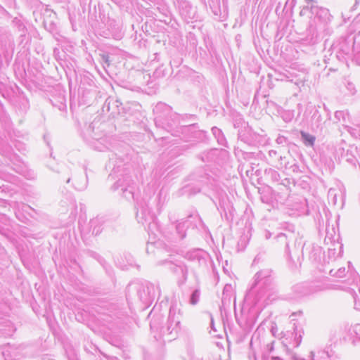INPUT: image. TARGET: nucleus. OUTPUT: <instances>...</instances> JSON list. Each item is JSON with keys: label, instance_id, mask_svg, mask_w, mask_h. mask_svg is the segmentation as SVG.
I'll return each mask as SVG.
<instances>
[{"label": "nucleus", "instance_id": "nucleus-39", "mask_svg": "<svg viewBox=\"0 0 360 360\" xmlns=\"http://www.w3.org/2000/svg\"><path fill=\"white\" fill-rule=\"evenodd\" d=\"M349 117V113L344 110H338L335 112V119L337 121L342 120L344 122H346L347 117Z\"/></svg>", "mask_w": 360, "mask_h": 360}, {"label": "nucleus", "instance_id": "nucleus-42", "mask_svg": "<svg viewBox=\"0 0 360 360\" xmlns=\"http://www.w3.org/2000/svg\"><path fill=\"white\" fill-rule=\"evenodd\" d=\"M288 172H292L295 174L301 172L300 165L295 159L292 160V164L288 167Z\"/></svg>", "mask_w": 360, "mask_h": 360}, {"label": "nucleus", "instance_id": "nucleus-45", "mask_svg": "<svg viewBox=\"0 0 360 360\" xmlns=\"http://www.w3.org/2000/svg\"><path fill=\"white\" fill-rule=\"evenodd\" d=\"M155 245L156 243H148L146 246V252L148 254H159L161 252V250L160 249H155Z\"/></svg>", "mask_w": 360, "mask_h": 360}, {"label": "nucleus", "instance_id": "nucleus-59", "mask_svg": "<svg viewBox=\"0 0 360 360\" xmlns=\"http://www.w3.org/2000/svg\"><path fill=\"white\" fill-rule=\"evenodd\" d=\"M210 328L212 330H214V332L217 331L215 327H214V319L211 316V321H210Z\"/></svg>", "mask_w": 360, "mask_h": 360}, {"label": "nucleus", "instance_id": "nucleus-18", "mask_svg": "<svg viewBox=\"0 0 360 360\" xmlns=\"http://www.w3.org/2000/svg\"><path fill=\"white\" fill-rule=\"evenodd\" d=\"M304 252L307 253L309 259L314 263L319 262L323 254L322 248L315 244L309 245L304 244L302 247L301 253L304 254Z\"/></svg>", "mask_w": 360, "mask_h": 360}, {"label": "nucleus", "instance_id": "nucleus-1", "mask_svg": "<svg viewBox=\"0 0 360 360\" xmlns=\"http://www.w3.org/2000/svg\"><path fill=\"white\" fill-rule=\"evenodd\" d=\"M155 124L160 128L178 136L186 142L201 140L204 131L199 129L197 123L180 125L181 115L174 112L172 108L165 103L160 102L153 108Z\"/></svg>", "mask_w": 360, "mask_h": 360}, {"label": "nucleus", "instance_id": "nucleus-63", "mask_svg": "<svg viewBox=\"0 0 360 360\" xmlns=\"http://www.w3.org/2000/svg\"><path fill=\"white\" fill-rule=\"evenodd\" d=\"M331 237H332V234L330 233L329 231H327L326 236V238H325V241L326 240H330L332 239Z\"/></svg>", "mask_w": 360, "mask_h": 360}, {"label": "nucleus", "instance_id": "nucleus-14", "mask_svg": "<svg viewBox=\"0 0 360 360\" xmlns=\"http://www.w3.org/2000/svg\"><path fill=\"white\" fill-rule=\"evenodd\" d=\"M176 6L179 15L186 23L196 20L198 18L197 8L186 0H176Z\"/></svg>", "mask_w": 360, "mask_h": 360}, {"label": "nucleus", "instance_id": "nucleus-46", "mask_svg": "<svg viewBox=\"0 0 360 360\" xmlns=\"http://www.w3.org/2000/svg\"><path fill=\"white\" fill-rule=\"evenodd\" d=\"M302 333H303V331L302 330L295 331V335L294 338V347H297L300 346V345L301 344L302 339Z\"/></svg>", "mask_w": 360, "mask_h": 360}, {"label": "nucleus", "instance_id": "nucleus-60", "mask_svg": "<svg viewBox=\"0 0 360 360\" xmlns=\"http://www.w3.org/2000/svg\"><path fill=\"white\" fill-rule=\"evenodd\" d=\"M264 237L266 239H269L271 237V233L269 231H265L264 232Z\"/></svg>", "mask_w": 360, "mask_h": 360}, {"label": "nucleus", "instance_id": "nucleus-26", "mask_svg": "<svg viewBox=\"0 0 360 360\" xmlns=\"http://www.w3.org/2000/svg\"><path fill=\"white\" fill-rule=\"evenodd\" d=\"M72 179V186L76 190L82 191L86 188L88 178L85 173L82 174L80 176H75Z\"/></svg>", "mask_w": 360, "mask_h": 360}, {"label": "nucleus", "instance_id": "nucleus-13", "mask_svg": "<svg viewBox=\"0 0 360 360\" xmlns=\"http://www.w3.org/2000/svg\"><path fill=\"white\" fill-rule=\"evenodd\" d=\"M190 225L193 226V228L199 229L204 226V223L198 214H191L188 216L186 219L176 221L175 229L179 239L181 240L186 237V229H188Z\"/></svg>", "mask_w": 360, "mask_h": 360}, {"label": "nucleus", "instance_id": "nucleus-38", "mask_svg": "<svg viewBox=\"0 0 360 360\" xmlns=\"http://www.w3.org/2000/svg\"><path fill=\"white\" fill-rule=\"evenodd\" d=\"M200 294V290L198 289H195L192 292L189 298V302L191 304L195 305L198 302Z\"/></svg>", "mask_w": 360, "mask_h": 360}, {"label": "nucleus", "instance_id": "nucleus-64", "mask_svg": "<svg viewBox=\"0 0 360 360\" xmlns=\"http://www.w3.org/2000/svg\"><path fill=\"white\" fill-rule=\"evenodd\" d=\"M355 60L356 62V63L360 65V56H356L355 57Z\"/></svg>", "mask_w": 360, "mask_h": 360}, {"label": "nucleus", "instance_id": "nucleus-28", "mask_svg": "<svg viewBox=\"0 0 360 360\" xmlns=\"http://www.w3.org/2000/svg\"><path fill=\"white\" fill-rule=\"evenodd\" d=\"M13 169L27 179L33 180L36 178L35 172L33 170L27 168L24 164L15 165V167H14Z\"/></svg>", "mask_w": 360, "mask_h": 360}, {"label": "nucleus", "instance_id": "nucleus-51", "mask_svg": "<svg viewBox=\"0 0 360 360\" xmlns=\"http://www.w3.org/2000/svg\"><path fill=\"white\" fill-rule=\"evenodd\" d=\"M100 57H101V61L103 64L106 65L107 66L110 65V60H109L110 57L108 53L100 54Z\"/></svg>", "mask_w": 360, "mask_h": 360}, {"label": "nucleus", "instance_id": "nucleus-36", "mask_svg": "<svg viewBox=\"0 0 360 360\" xmlns=\"http://www.w3.org/2000/svg\"><path fill=\"white\" fill-rule=\"evenodd\" d=\"M168 70L164 65H160L153 72V77L155 78L164 77L167 75Z\"/></svg>", "mask_w": 360, "mask_h": 360}, {"label": "nucleus", "instance_id": "nucleus-6", "mask_svg": "<svg viewBox=\"0 0 360 360\" xmlns=\"http://www.w3.org/2000/svg\"><path fill=\"white\" fill-rule=\"evenodd\" d=\"M273 272L269 269L258 271L254 276V282L247 293V297H254V302L257 304L263 299H269V296L275 290Z\"/></svg>", "mask_w": 360, "mask_h": 360}, {"label": "nucleus", "instance_id": "nucleus-43", "mask_svg": "<svg viewBox=\"0 0 360 360\" xmlns=\"http://www.w3.org/2000/svg\"><path fill=\"white\" fill-rule=\"evenodd\" d=\"M61 172L65 176H63V175L61 176L60 179L62 181H65L67 184H69L72 180V177L70 176V169L67 167H63L62 168Z\"/></svg>", "mask_w": 360, "mask_h": 360}, {"label": "nucleus", "instance_id": "nucleus-7", "mask_svg": "<svg viewBox=\"0 0 360 360\" xmlns=\"http://www.w3.org/2000/svg\"><path fill=\"white\" fill-rule=\"evenodd\" d=\"M274 240L285 248V252L288 260L292 262V268L297 269L300 266V242L297 247V236L294 232L279 233L274 237Z\"/></svg>", "mask_w": 360, "mask_h": 360}, {"label": "nucleus", "instance_id": "nucleus-11", "mask_svg": "<svg viewBox=\"0 0 360 360\" xmlns=\"http://www.w3.org/2000/svg\"><path fill=\"white\" fill-rule=\"evenodd\" d=\"M146 15L175 28L176 22L172 19L168 7L163 4H156L153 7L146 8Z\"/></svg>", "mask_w": 360, "mask_h": 360}, {"label": "nucleus", "instance_id": "nucleus-22", "mask_svg": "<svg viewBox=\"0 0 360 360\" xmlns=\"http://www.w3.org/2000/svg\"><path fill=\"white\" fill-rule=\"evenodd\" d=\"M333 246H337V248H328V256L330 259L335 260L337 258L342 257L343 253V245L339 242V236L337 240H333Z\"/></svg>", "mask_w": 360, "mask_h": 360}, {"label": "nucleus", "instance_id": "nucleus-61", "mask_svg": "<svg viewBox=\"0 0 360 360\" xmlns=\"http://www.w3.org/2000/svg\"><path fill=\"white\" fill-rule=\"evenodd\" d=\"M8 12L6 11V10L0 5V14H2V15H4V14H7Z\"/></svg>", "mask_w": 360, "mask_h": 360}, {"label": "nucleus", "instance_id": "nucleus-54", "mask_svg": "<svg viewBox=\"0 0 360 360\" xmlns=\"http://www.w3.org/2000/svg\"><path fill=\"white\" fill-rule=\"evenodd\" d=\"M246 239H247V236H241L240 240L238 241V245L239 246H243L245 247V245H246Z\"/></svg>", "mask_w": 360, "mask_h": 360}, {"label": "nucleus", "instance_id": "nucleus-21", "mask_svg": "<svg viewBox=\"0 0 360 360\" xmlns=\"http://www.w3.org/2000/svg\"><path fill=\"white\" fill-rule=\"evenodd\" d=\"M122 105V103L118 100L108 98L103 104V111L109 112L110 115L114 117L121 112V110L123 109Z\"/></svg>", "mask_w": 360, "mask_h": 360}, {"label": "nucleus", "instance_id": "nucleus-47", "mask_svg": "<svg viewBox=\"0 0 360 360\" xmlns=\"http://www.w3.org/2000/svg\"><path fill=\"white\" fill-rule=\"evenodd\" d=\"M343 157L345 158V160L352 165H356V158L352 153H349L348 150L346 152Z\"/></svg>", "mask_w": 360, "mask_h": 360}, {"label": "nucleus", "instance_id": "nucleus-15", "mask_svg": "<svg viewBox=\"0 0 360 360\" xmlns=\"http://www.w3.org/2000/svg\"><path fill=\"white\" fill-rule=\"evenodd\" d=\"M95 122L90 124L88 128L84 132V139L85 141L94 150L103 151L105 146L103 143L101 135L94 132Z\"/></svg>", "mask_w": 360, "mask_h": 360}, {"label": "nucleus", "instance_id": "nucleus-23", "mask_svg": "<svg viewBox=\"0 0 360 360\" xmlns=\"http://www.w3.org/2000/svg\"><path fill=\"white\" fill-rule=\"evenodd\" d=\"M15 330V327L9 320H3L0 322V337H10Z\"/></svg>", "mask_w": 360, "mask_h": 360}, {"label": "nucleus", "instance_id": "nucleus-5", "mask_svg": "<svg viewBox=\"0 0 360 360\" xmlns=\"http://www.w3.org/2000/svg\"><path fill=\"white\" fill-rule=\"evenodd\" d=\"M181 319L180 309L176 304L173 303L169 307L166 322L160 326V317L157 316L155 318L153 316L150 321V327L152 330L160 329V333L163 337L164 341L170 342L176 339L181 330Z\"/></svg>", "mask_w": 360, "mask_h": 360}, {"label": "nucleus", "instance_id": "nucleus-58", "mask_svg": "<svg viewBox=\"0 0 360 360\" xmlns=\"http://www.w3.org/2000/svg\"><path fill=\"white\" fill-rule=\"evenodd\" d=\"M185 117L186 119H188V120H191V121H194V120H196V116L195 115H186Z\"/></svg>", "mask_w": 360, "mask_h": 360}, {"label": "nucleus", "instance_id": "nucleus-32", "mask_svg": "<svg viewBox=\"0 0 360 360\" xmlns=\"http://www.w3.org/2000/svg\"><path fill=\"white\" fill-rule=\"evenodd\" d=\"M301 140L307 147H313L315 143L316 137L308 132L300 131Z\"/></svg>", "mask_w": 360, "mask_h": 360}, {"label": "nucleus", "instance_id": "nucleus-52", "mask_svg": "<svg viewBox=\"0 0 360 360\" xmlns=\"http://www.w3.org/2000/svg\"><path fill=\"white\" fill-rule=\"evenodd\" d=\"M336 277L338 278H342L345 275V267H340L335 272Z\"/></svg>", "mask_w": 360, "mask_h": 360}, {"label": "nucleus", "instance_id": "nucleus-56", "mask_svg": "<svg viewBox=\"0 0 360 360\" xmlns=\"http://www.w3.org/2000/svg\"><path fill=\"white\" fill-rule=\"evenodd\" d=\"M242 122H243V119L241 117L236 120L235 122H234V127L235 128L239 127L240 124H242Z\"/></svg>", "mask_w": 360, "mask_h": 360}, {"label": "nucleus", "instance_id": "nucleus-62", "mask_svg": "<svg viewBox=\"0 0 360 360\" xmlns=\"http://www.w3.org/2000/svg\"><path fill=\"white\" fill-rule=\"evenodd\" d=\"M287 162L288 164H286V166L283 167V169H285L288 172V167L290 166V165L292 164V160H288Z\"/></svg>", "mask_w": 360, "mask_h": 360}, {"label": "nucleus", "instance_id": "nucleus-9", "mask_svg": "<svg viewBox=\"0 0 360 360\" xmlns=\"http://www.w3.org/2000/svg\"><path fill=\"white\" fill-rule=\"evenodd\" d=\"M308 13H310V20L309 22L310 32L324 30L331 21L332 15L326 8L312 6L311 10Z\"/></svg>", "mask_w": 360, "mask_h": 360}, {"label": "nucleus", "instance_id": "nucleus-35", "mask_svg": "<svg viewBox=\"0 0 360 360\" xmlns=\"http://www.w3.org/2000/svg\"><path fill=\"white\" fill-rule=\"evenodd\" d=\"M307 5L304 6L301 10L300 14V15H304L308 13L309 11L311 10L312 6H318V2L316 0H305Z\"/></svg>", "mask_w": 360, "mask_h": 360}, {"label": "nucleus", "instance_id": "nucleus-8", "mask_svg": "<svg viewBox=\"0 0 360 360\" xmlns=\"http://www.w3.org/2000/svg\"><path fill=\"white\" fill-rule=\"evenodd\" d=\"M127 299L131 291H136L139 300L146 307L151 305L157 294H159L158 290L155 286L148 281H144L141 283H129L127 288Z\"/></svg>", "mask_w": 360, "mask_h": 360}, {"label": "nucleus", "instance_id": "nucleus-53", "mask_svg": "<svg viewBox=\"0 0 360 360\" xmlns=\"http://www.w3.org/2000/svg\"><path fill=\"white\" fill-rule=\"evenodd\" d=\"M291 183V179L289 178H285L284 179L281 180V182L280 184L283 185L285 187H288Z\"/></svg>", "mask_w": 360, "mask_h": 360}, {"label": "nucleus", "instance_id": "nucleus-27", "mask_svg": "<svg viewBox=\"0 0 360 360\" xmlns=\"http://www.w3.org/2000/svg\"><path fill=\"white\" fill-rule=\"evenodd\" d=\"M292 210H296L299 215L308 214L307 200L302 197L296 198Z\"/></svg>", "mask_w": 360, "mask_h": 360}, {"label": "nucleus", "instance_id": "nucleus-30", "mask_svg": "<svg viewBox=\"0 0 360 360\" xmlns=\"http://www.w3.org/2000/svg\"><path fill=\"white\" fill-rule=\"evenodd\" d=\"M233 206L231 205V203L229 201H226L225 200H220L219 202V206L217 207V210L221 212V214L222 215L223 213L224 214V216L227 220H229V214L232 217V210Z\"/></svg>", "mask_w": 360, "mask_h": 360}, {"label": "nucleus", "instance_id": "nucleus-57", "mask_svg": "<svg viewBox=\"0 0 360 360\" xmlns=\"http://www.w3.org/2000/svg\"><path fill=\"white\" fill-rule=\"evenodd\" d=\"M208 176L207 174L201 177V180L200 181L202 184H207L208 181Z\"/></svg>", "mask_w": 360, "mask_h": 360}, {"label": "nucleus", "instance_id": "nucleus-50", "mask_svg": "<svg viewBox=\"0 0 360 360\" xmlns=\"http://www.w3.org/2000/svg\"><path fill=\"white\" fill-rule=\"evenodd\" d=\"M276 142L277 144L278 145H285V144H287L288 142V139L287 137L284 136H282V135H279L276 139Z\"/></svg>", "mask_w": 360, "mask_h": 360}, {"label": "nucleus", "instance_id": "nucleus-33", "mask_svg": "<svg viewBox=\"0 0 360 360\" xmlns=\"http://www.w3.org/2000/svg\"><path fill=\"white\" fill-rule=\"evenodd\" d=\"M217 149H211L207 151L203 152L202 154L199 155V158L203 162H210L214 160L215 158L217 155Z\"/></svg>", "mask_w": 360, "mask_h": 360}, {"label": "nucleus", "instance_id": "nucleus-24", "mask_svg": "<svg viewBox=\"0 0 360 360\" xmlns=\"http://www.w3.org/2000/svg\"><path fill=\"white\" fill-rule=\"evenodd\" d=\"M311 126L315 131H321L323 129V124L326 122L323 121L322 116L316 108H314L313 115L311 119Z\"/></svg>", "mask_w": 360, "mask_h": 360}, {"label": "nucleus", "instance_id": "nucleus-37", "mask_svg": "<svg viewBox=\"0 0 360 360\" xmlns=\"http://www.w3.org/2000/svg\"><path fill=\"white\" fill-rule=\"evenodd\" d=\"M287 158L285 156L280 155L279 158H277L276 162H273V167H276L278 169H283V167L286 166Z\"/></svg>", "mask_w": 360, "mask_h": 360}, {"label": "nucleus", "instance_id": "nucleus-17", "mask_svg": "<svg viewBox=\"0 0 360 360\" xmlns=\"http://www.w3.org/2000/svg\"><path fill=\"white\" fill-rule=\"evenodd\" d=\"M25 349L23 345L7 344L1 347V354L5 360H15L23 356V350Z\"/></svg>", "mask_w": 360, "mask_h": 360}, {"label": "nucleus", "instance_id": "nucleus-49", "mask_svg": "<svg viewBox=\"0 0 360 360\" xmlns=\"http://www.w3.org/2000/svg\"><path fill=\"white\" fill-rule=\"evenodd\" d=\"M13 23L15 24L18 27L19 31L22 32H25V27L23 25V23L20 21V20L15 18L13 19Z\"/></svg>", "mask_w": 360, "mask_h": 360}, {"label": "nucleus", "instance_id": "nucleus-19", "mask_svg": "<svg viewBox=\"0 0 360 360\" xmlns=\"http://www.w3.org/2000/svg\"><path fill=\"white\" fill-rule=\"evenodd\" d=\"M332 351L328 347L323 349L317 351H311L310 352L309 358L311 360H330L332 356ZM291 360H306L301 358L299 355L295 353L290 354Z\"/></svg>", "mask_w": 360, "mask_h": 360}, {"label": "nucleus", "instance_id": "nucleus-4", "mask_svg": "<svg viewBox=\"0 0 360 360\" xmlns=\"http://www.w3.org/2000/svg\"><path fill=\"white\" fill-rule=\"evenodd\" d=\"M262 134L254 131L249 127L248 124L241 127L238 132V145L234 147V154L239 161L249 160L254 158V153L245 151L240 146V143H243L249 146H263L266 143L267 139L264 131Z\"/></svg>", "mask_w": 360, "mask_h": 360}, {"label": "nucleus", "instance_id": "nucleus-20", "mask_svg": "<svg viewBox=\"0 0 360 360\" xmlns=\"http://www.w3.org/2000/svg\"><path fill=\"white\" fill-rule=\"evenodd\" d=\"M43 24L44 28L51 33L57 32L56 13L49 8H46L43 12Z\"/></svg>", "mask_w": 360, "mask_h": 360}, {"label": "nucleus", "instance_id": "nucleus-55", "mask_svg": "<svg viewBox=\"0 0 360 360\" xmlns=\"http://www.w3.org/2000/svg\"><path fill=\"white\" fill-rule=\"evenodd\" d=\"M293 117V112H290L288 113L286 117H284L283 120L285 121V122H289L292 120V118Z\"/></svg>", "mask_w": 360, "mask_h": 360}, {"label": "nucleus", "instance_id": "nucleus-10", "mask_svg": "<svg viewBox=\"0 0 360 360\" xmlns=\"http://www.w3.org/2000/svg\"><path fill=\"white\" fill-rule=\"evenodd\" d=\"M13 52L14 43L11 34L0 31V69L8 66Z\"/></svg>", "mask_w": 360, "mask_h": 360}, {"label": "nucleus", "instance_id": "nucleus-29", "mask_svg": "<svg viewBox=\"0 0 360 360\" xmlns=\"http://www.w3.org/2000/svg\"><path fill=\"white\" fill-rule=\"evenodd\" d=\"M203 255H204V252L201 250L196 249V250H193L186 252L185 257L188 260H190L192 262H197L199 264H200L201 262H205V259Z\"/></svg>", "mask_w": 360, "mask_h": 360}, {"label": "nucleus", "instance_id": "nucleus-12", "mask_svg": "<svg viewBox=\"0 0 360 360\" xmlns=\"http://www.w3.org/2000/svg\"><path fill=\"white\" fill-rule=\"evenodd\" d=\"M158 265L163 266L176 276L179 285L185 283L188 277V269L185 264L180 260L165 259L158 262Z\"/></svg>", "mask_w": 360, "mask_h": 360}, {"label": "nucleus", "instance_id": "nucleus-16", "mask_svg": "<svg viewBox=\"0 0 360 360\" xmlns=\"http://www.w3.org/2000/svg\"><path fill=\"white\" fill-rule=\"evenodd\" d=\"M321 286L306 283H297L292 287L293 299H300L321 290Z\"/></svg>", "mask_w": 360, "mask_h": 360}, {"label": "nucleus", "instance_id": "nucleus-2", "mask_svg": "<svg viewBox=\"0 0 360 360\" xmlns=\"http://www.w3.org/2000/svg\"><path fill=\"white\" fill-rule=\"evenodd\" d=\"M105 169L110 172L108 181H113L110 190L117 192L127 200H135L137 186L132 177L130 165L124 162L122 158H117V154L112 153Z\"/></svg>", "mask_w": 360, "mask_h": 360}, {"label": "nucleus", "instance_id": "nucleus-3", "mask_svg": "<svg viewBox=\"0 0 360 360\" xmlns=\"http://www.w3.org/2000/svg\"><path fill=\"white\" fill-rule=\"evenodd\" d=\"M155 207L158 212L161 209V193L155 195V190L147 186L143 191L141 199H136V218L138 223L141 224L149 235L158 237V235H163L169 238L165 231H162L158 223L157 217L153 210Z\"/></svg>", "mask_w": 360, "mask_h": 360}, {"label": "nucleus", "instance_id": "nucleus-40", "mask_svg": "<svg viewBox=\"0 0 360 360\" xmlns=\"http://www.w3.org/2000/svg\"><path fill=\"white\" fill-rule=\"evenodd\" d=\"M90 255L91 257L96 259L101 264V265H102L104 269H105L106 271H108V269H107L108 264H107V262H105V260L104 259V258H103L99 254H98L95 252H91Z\"/></svg>", "mask_w": 360, "mask_h": 360}, {"label": "nucleus", "instance_id": "nucleus-34", "mask_svg": "<svg viewBox=\"0 0 360 360\" xmlns=\"http://www.w3.org/2000/svg\"><path fill=\"white\" fill-rule=\"evenodd\" d=\"M265 175L270 178L273 181L278 182L281 181L280 174L274 169H266L264 171Z\"/></svg>", "mask_w": 360, "mask_h": 360}, {"label": "nucleus", "instance_id": "nucleus-48", "mask_svg": "<svg viewBox=\"0 0 360 360\" xmlns=\"http://www.w3.org/2000/svg\"><path fill=\"white\" fill-rule=\"evenodd\" d=\"M231 289V286H229V285H226L223 290V294H222V298H221V302L224 304H226L227 302H229L230 301V298L227 297V295H226V292H228V290Z\"/></svg>", "mask_w": 360, "mask_h": 360}, {"label": "nucleus", "instance_id": "nucleus-44", "mask_svg": "<svg viewBox=\"0 0 360 360\" xmlns=\"http://www.w3.org/2000/svg\"><path fill=\"white\" fill-rule=\"evenodd\" d=\"M269 162L271 165L273 166V162H276L277 158H279L278 152L275 150H270L268 153Z\"/></svg>", "mask_w": 360, "mask_h": 360}, {"label": "nucleus", "instance_id": "nucleus-41", "mask_svg": "<svg viewBox=\"0 0 360 360\" xmlns=\"http://www.w3.org/2000/svg\"><path fill=\"white\" fill-rule=\"evenodd\" d=\"M349 333L352 336H355L360 340V323H356L352 326L349 330Z\"/></svg>", "mask_w": 360, "mask_h": 360}, {"label": "nucleus", "instance_id": "nucleus-25", "mask_svg": "<svg viewBox=\"0 0 360 360\" xmlns=\"http://www.w3.org/2000/svg\"><path fill=\"white\" fill-rule=\"evenodd\" d=\"M104 220L102 217H96L89 221L90 231L92 235L100 234L104 228Z\"/></svg>", "mask_w": 360, "mask_h": 360}, {"label": "nucleus", "instance_id": "nucleus-31", "mask_svg": "<svg viewBox=\"0 0 360 360\" xmlns=\"http://www.w3.org/2000/svg\"><path fill=\"white\" fill-rule=\"evenodd\" d=\"M211 131L219 145L221 146L228 147L226 137L220 129L217 127H213Z\"/></svg>", "mask_w": 360, "mask_h": 360}]
</instances>
